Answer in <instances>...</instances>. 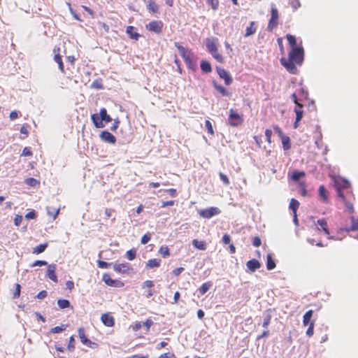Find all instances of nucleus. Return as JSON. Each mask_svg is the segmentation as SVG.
Returning <instances> with one entry per match:
<instances>
[{
	"mask_svg": "<svg viewBox=\"0 0 358 358\" xmlns=\"http://www.w3.org/2000/svg\"><path fill=\"white\" fill-rule=\"evenodd\" d=\"M304 51L302 47L291 48L288 58L282 57L280 64L292 74L297 72L296 65H301L303 62Z\"/></svg>",
	"mask_w": 358,
	"mask_h": 358,
	"instance_id": "nucleus-1",
	"label": "nucleus"
},
{
	"mask_svg": "<svg viewBox=\"0 0 358 358\" xmlns=\"http://www.w3.org/2000/svg\"><path fill=\"white\" fill-rule=\"evenodd\" d=\"M174 45L179 51L180 56L184 59L187 66L193 71H195L197 69V64L193 52L190 50L180 45L178 42H176Z\"/></svg>",
	"mask_w": 358,
	"mask_h": 358,
	"instance_id": "nucleus-2",
	"label": "nucleus"
},
{
	"mask_svg": "<svg viewBox=\"0 0 358 358\" xmlns=\"http://www.w3.org/2000/svg\"><path fill=\"white\" fill-rule=\"evenodd\" d=\"M343 196H338L345 203L346 209L351 213H354L353 201L355 199L352 187L350 186L343 191Z\"/></svg>",
	"mask_w": 358,
	"mask_h": 358,
	"instance_id": "nucleus-3",
	"label": "nucleus"
},
{
	"mask_svg": "<svg viewBox=\"0 0 358 358\" xmlns=\"http://www.w3.org/2000/svg\"><path fill=\"white\" fill-rule=\"evenodd\" d=\"M243 115L238 113L236 110L231 108L229 111L227 120L228 124L231 127H237L243 122Z\"/></svg>",
	"mask_w": 358,
	"mask_h": 358,
	"instance_id": "nucleus-4",
	"label": "nucleus"
},
{
	"mask_svg": "<svg viewBox=\"0 0 358 358\" xmlns=\"http://www.w3.org/2000/svg\"><path fill=\"white\" fill-rule=\"evenodd\" d=\"M279 23V13L276 6L274 3L271 5V17L267 25V30L269 31L275 29Z\"/></svg>",
	"mask_w": 358,
	"mask_h": 358,
	"instance_id": "nucleus-5",
	"label": "nucleus"
},
{
	"mask_svg": "<svg viewBox=\"0 0 358 358\" xmlns=\"http://www.w3.org/2000/svg\"><path fill=\"white\" fill-rule=\"evenodd\" d=\"M335 187L338 196H343V191L351 186L350 183L345 178H338L334 180Z\"/></svg>",
	"mask_w": 358,
	"mask_h": 358,
	"instance_id": "nucleus-6",
	"label": "nucleus"
},
{
	"mask_svg": "<svg viewBox=\"0 0 358 358\" xmlns=\"http://www.w3.org/2000/svg\"><path fill=\"white\" fill-rule=\"evenodd\" d=\"M164 23L161 20H152L148 24H145V28L150 32L160 34L162 32Z\"/></svg>",
	"mask_w": 358,
	"mask_h": 358,
	"instance_id": "nucleus-7",
	"label": "nucleus"
},
{
	"mask_svg": "<svg viewBox=\"0 0 358 358\" xmlns=\"http://www.w3.org/2000/svg\"><path fill=\"white\" fill-rule=\"evenodd\" d=\"M113 270L120 274H129L133 271L131 265L128 262H123L120 264H115L113 265Z\"/></svg>",
	"mask_w": 358,
	"mask_h": 358,
	"instance_id": "nucleus-8",
	"label": "nucleus"
},
{
	"mask_svg": "<svg viewBox=\"0 0 358 358\" xmlns=\"http://www.w3.org/2000/svg\"><path fill=\"white\" fill-rule=\"evenodd\" d=\"M221 213V210L217 207H210L208 208L201 210L199 212V214L201 217L210 219L212 217L219 215Z\"/></svg>",
	"mask_w": 358,
	"mask_h": 358,
	"instance_id": "nucleus-9",
	"label": "nucleus"
},
{
	"mask_svg": "<svg viewBox=\"0 0 358 358\" xmlns=\"http://www.w3.org/2000/svg\"><path fill=\"white\" fill-rule=\"evenodd\" d=\"M103 281L110 287H122L124 284L120 280H113L108 273H104L102 276Z\"/></svg>",
	"mask_w": 358,
	"mask_h": 358,
	"instance_id": "nucleus-10",
	"label": "nucleus"
},
{
	"mask_svg": "<svg viewBox=\"0 0 358 358\" xmlns=\"http://www.w3.org/2000/svg\"><path fill=\"white\" fill-rule=\"evenodd\" d=\"M216 71H217V73L219 75V76L222 79H224V83H225V84L227 85H231L232 83V82H233L232 77L229 73V72L227 71L224 69L219 67V66H217L216 67Z\"/></svg>",
	"mask_w": 358,
	"mask_h": 358,
	"instance_id": "nucleus-11",
	"label": "nucleus"
},
{
	"mask_svg": "<svg viewBox=\"0 0 358 358\" xmlns=\"http://www.w3.org/2000/svg\"><path fill=\"white\" fill-rule=\"evenodd\" d=\"M78 333L80 341L83 344L86 345L90 348H95L97 346V343L92 342L90 339L87 338L83 328H79L78 330Z\"/></svg>",
	"mask_w": 358,
	"mask_h": 358,
	"instance_id": "nucleus-12",
	"label": "nucleus"
},
{
	"mask_svg": "<svg viewBox=\"0 0 358 358\" xmlns=\"http://www.w3.org/2000/svg\"><path fill=\"white\" fill-rule=\"evenodd\" d=\"M101 321L108 327H112L115 325V318L111 313L102 314L101 316Z\"/></svg>",
	"mask_w": 358,
	"mask_h": 358,
	"instance_id": "nucleus-13",
	"label": "nucleus"
},
{
	"mask_svg": "<svg viewBox=\"0 0 358 358\" xmlns=\"http://www.w3.org/2000/svg\"><path fill=\"white\" fill-rule=\"evenodd\" d=\"M294 112L296 113V120H295V122L294 123V127L295 129H296L299 127V122L303 118V105L302 104H298V106H296L295 108H294Z\"/></svg>",
	"mask_w": 358,
	"mask_h": 358,
	"instance_id": "nucleus-14",
	"label": "nucleus"
},
{
	"mask_svg": "<svg viewBox=\"0 0 358 358\" xmlns=\"http://www.w3.org/2000/svg\"><path fill=\"white\" fill-rule=\"evenodd\" d=\"M100 138L102 141L111 144H115L116 142V138L106 130L101 131Z\"/></svg>",
	"mask_w": 358,
	"mask_h": 358,
	"instance_id": "nucleus-15",
	"label": "nucleus"
},
{
	"mask_svg": "<svg viewBox=\"0 0 358 358\" xmlns=\"http://www.w3.org/2000/svg\"><path fill=\"white\" fill-rule=\"evenodd\" d=\"M59 50H60L59 48H57V49H55V48L54 49V52H55L54 60L58 64V67H59L60 71L62 73H65L64 66V64L62 62V59L61 55H59Z\"/></svg>",
	"mask_w": 358,
	"mask_h": 358,
	"instance_id": "nucleus-16",
	"label": "nucleus"
},
{
	"mask_svg": "<svg viewBox=\"0 0 358 358\" xmlns=\"http://www.w3.org/2000/svg\"><path fill=\"white\" fill-rule=\"evenodd\" d=\"M57 266L55 264H50L47 269V276L55 282H57V276L56 275Z\"/></svg>",
	"mask_w": 358,
	"mask_h": 358,
	"instance_id": "nucleus-17",
	"label": "nucleus"
},
{
	"mask_svg": "<svg viewBox=\"0 0 358 358\" xmlns=\"http://www.w3.org/2000/svg\"><path fill=\"white\" fill-rule=\"evenodd\" d=\"M146 8L150 13L157 14L159 13V5L154 0H147Z\"/></svg>",
	"mask_w": 358,
	"mask_h": 358,
	"instance_id": "nucleus-18",
	"label": "nucleus"
},
{
	"mask_svg": "<svg viewBox=\"0 0 358 358\" xmlns=\"http://www.w3.org/2000/svg\"><path fill=\"white\" fill-rule=\"evenodd\" d=\"M246 266L249 271L255 272L261 267V264L256 259H252L247 262Z\"/></svg>",
	"mask_w": 358,
	"mask_h": 358,
	"instance_id": "nucleus-19",
	"label": "nucleus"
},
{
	"mask_svg": "<svg viewBox=\"0 0 358 358\" xmlns=\"http://www.w3.org/2000/svg\"><path fill=\"white\" fill-rule=\"evenodd\" d=\"M317 224L320 227V228L317 227L318 230H322L326 235L329 236L330 232L328 228V224L324 218L317 220Z\"/></svg>",
	"mask_w": 358,
	"mask_h": 358,
	"instance_id": "nucleus-20",
	"label": "nucleus"
},
{
	"mask_svg": "<svg viewBox=\"0 0 358 358\" xmlns=\"http://www.w3.org/2000/svg\"><path fill=\"white\" fill-rule=\"evenodd\" d=\"M213 87L223 96H228V97H229V96H231V93L229 91H228L223 86L217 84L215 82L213 83Z\"/></svg>",
	"mask_w": 358,
	"mask_h": 358,
	"instance_id": "nucleus-21",
	"label": "nucleus"
},
{
	"mask_svg": "<svg viewBox=\"0 0 358 358\" xmlns=\"http://www.w3.org/2000/svg\"><path fill=\"white\" fill-rule=\"evenodd\" d=\"M92 121L96 128H103L104 127V124L99 116L97 113H94L91 115Z\"/></svg>",
	"mask_w": 358,
	"mask_h": 358,
	"instance_id": "nucleus-22",
	"label": "nucleus"
},
{
	"mask_svg": "<svg viewBox=\"0 0 358 358\" xmlns=\"http://www.w3.org/2000/svg\"><path fill=\"white\" fill-rule=\"evenodd\" d=\"M126 32L131 39L137 41L140 37V34L136 31V28L134 26H128Z\"/></svg>",
	"mask_w": 358,
	"mask_h": 358,
	"instance_id": "nucleus-23",
	"label": "nucleus"
},
{
	"mask_svg": "<svg viewBox=\"0 0 358 358\" xmlns=\"http://www.w3.org/2000/svg\"><path fill=\"white\" fill-rule=\"evenodd\" d=\"M161 260L158 259H149L145 264V267L148 269H151L153 268H158L160 266Z\"/></svg>",
	"mask_w": 358,
	"mask_h": 358,
	"instance_id": "nucleus-24",
	"label": "nucleus"
},
{
	"mask_svg": "<svg viewBox=\"0 0 358 358\" xmlns=\"http://www.w3.org/2000/svg\"><path fill=\"white\" fill-rule=\"evenodd\" d=\"M257 31L256 22L252 21L250 22L248 27L245 29V37H248L253 35Z\"/></svg>",
	"mask_w": 358,
	"mask_h": 358,
	"instance_id": "nucleus-25",
	"label": "nucleus"
},
{
	"mask_svg": "<svg viewBox=\"0 0 358 358\" xmlns=\"http://www.w3.org/2000/svg\"><path fill=\"white\" fill-rule=\"evenodd\" d=\"M48 215L51 217L53 220H55L59 213L60 209L52 206L46 207Z\"/></svg>",
	"mask_w": 358,
	"mask_h": 358,
	"instance_id": "nucleus-26",
	"label": "nucleus"
},
{
	"mask_svg": "<svg viewBox=\"0 0 358 358\" xmlns=\"http://www.w3.org/2000/svg\"><path fill=\"white\" fill-rule=\"evenodd\" d=\"M99 116H100L102 122L104 121L106 123H108L112 121L111 117L109 115H108L107 110L105 108H102L100 109Z\"/></svg>",
	"mask_w": 358,
	"mask_h": 358,
	"instance_id": "nucleus-27",
	"label": "nucleus"
},
{
	"mask_svg": "<svg viewBox=\"0 0 358 358\" xmlns=\"http://www.w3.org/2000/svg\"><path fill=\"white\" fill-rule=\"evenodd\" d=\"M319 195L324 203L329 202L328 192L325 187L322 185L319 187Z\"/></svg>",
	"mask_w": 358,
	"mask_h": 358,
	"instance_id": "nucleus-28",
	"label": "nucleus"
},
{
	"mask_svg": "<svg viewBox=\"0 0 358 358\" xmlns=\"http://www.w3.org/2000/svg\"><path fill=\"white\" fill-rule=\"evenodd\" d=\"M313 310H309L303 315V324L304 326L309 325L310 324V322H313V321H311V317L313 316Z\"/></svg>",
	"mask_w": 358,
	"mask_h": 358,
	"instance_id": "nucleus-29",
	"label": "nucleus"
},
{
	"mask_svg": "<svg viewBox=\"0 0 358 358\" xmlns=\"http://www.w3.org/2000/svg\"><path fill=\"white\" fill-rule=\"evenodd\" d=\"M201 69L203 73H210L212 71L211 64L209 62L202 60L200 65Z\"/></svg>",
	"mask_w": 358,
	"mask_h": 358,
	"instance_id": "nucleus-30",
	"label": "nucleus"
},
{
	"mask_svg": "<svg viewBox=\"0 0 358 358\" xmlns=\"http://www.w3.org/2000/svg\"><path fill=\"white\" fill-rule=\"evenodd\" d=\"M48 243L40 244L33 248L32 252L34 254H36V255L42 253L45 250V249L48 248Z\"/></svg>",
	"mask_w": 358,
	"mask_h": 358,
	"instance_id": "nucleus-31",
	"label": "nucleus"
},
{
	"mask_svg": "<svg viewBox=\"0 0 358 358\" xmlns=\"http://www.w3.org/2000/svg\"><path fill=\"white\" fill-rule=\"evenodd\" d=\"M306 176V173L304 171H294L291 173V178L294 181H298L301 178H303Z\"/></svg>",
	"mask_w": 358,
	"mask_h": 358,
	"instance_id": "nucleus-32",
	"label": "nucleus"
},
{
	"mask_svg": "<svg viewBox=\"0 0 358 358\" xmlns=\"http://www.w3.org/2000/svg\"><path fill=\"white\" fill-rule=\"evenodd\" d=\"M352 225L350 227L345 228L346 231H358V220L354 216L351 217Z\"/></svg>",
	"mask_w": 358,
	"mask_h": 358,
	"instance_id": "nucleus-33",
	"label": "nucleus"
},
{
	"mask_svg": "<svg viewBox=\"0 0 358 358\" xmlns=\"http://www.w3.org/2000/svg\"><path fill=\"white\" fill-rule=\"evenodd\" d=\"M206 48H207L208 50L209 51V52H215V50H216V49H217V45L215 44V43L210 38L206 39Z\"/></svg>",
	"mask_w": 358,
	"mask_h": 358,
	"instance_id": "nucleus-34",
	"label": "nucleus"
},
{
	"mask_svg": "<svg viewBox=\"0 0 358 358\" xmlns=\"http://www.w3.org/2000/svg\"><path fill=\"white\" fill-rule=\"evenodd\" d=\"M193 245L201 250H205L206 249V244L203 241H198L197 239H194L192 241Z\"/></svg>",
	"mask_w": 358,
	"mask_h": 358,
	"instance_id": "nucleus-35",
	"label": "nucleus"
},
{
	"mask_svg": "<svg viewBox=\"0 0 358 358\" xmlns=\"http://www.w3.org/2000/svg\"><path fill=\"white\" fill-rule=\"evenodd\" d=\"M211 286H212L211 282L209 281V282H204L199 288V292H200L201 294L203 295V294H206L210 289Z\"/></svg>",
	"mask_w": 358,
	"mask_h": 358,
	"instance_id": "nucleus-36",
	"label": "nucleus"
},
{
	"mask_svg": "<svg viewBox=\"0 0 358 358\" xmlns=\"http://www.w3.org/2000/svg\"><path fill=\"white\" fill-rule=\"evenodd\" d=\"M275 266V263L271 255L268 254L266 256V268L270 271L273 269Z\"/></svg>",
	"mask_w": 358,
	"mask_h": 358,
	"instance_id": "nucleus-37",
	"label": "nucleus"
},
{
	"mask_svg": "<svg viewBox=\"0 0 358 358\" xmlns=\"http://www.w3.org/2000/svg\"><path fill=\"white\" fill-rule=\"evenodd\" d=\"M299 207V202L295 199H292L289 203V208L292 210L293 214H296Z\"/></svg>",
	"mask_w": 358,
	"mask_h": 358,
	"instance_id": "nucleus-38",
	"label": "nucleus"
},
{
	"mask_svg": "<svg viewBox=\"0 0 358 358\" xmlns=\"http://www.w3.org/2000/svg\"><path fill=\"white\" fill-rule=\"evenodd\" d=\"M282 140V146L285 150H287L291 148L290 139L287 136H284L280 138Z\"/></svg>",
	"mask_w": 358,
	"mask_h": 358,
	"instance_id": "nucleus-39",
	"label": "nucleus"
},
{
	"mask_svg": "<svg viewBox=\"0 0 358 358\" xmlns=\"http://www.w3.org/2000/svg\"><path fill=\"white\" fill-rule=\"evenodd\" d=\"M286 38L289 44L291 46V48H299V46L296 45V40L294 36L291 34H287Z\"/></svg>",
	"mask_w": 358,
	"mask_h": 358,
	"instance_id": "nucleus-40",
	"label": "nucleus"
},
{
	"mask_svg": "<svg viewBox=\"0 0 358 358\" xmlns=\"http://www.w3.org/2000/svg\"><path fill=\"white\" fill-rule=\"evenodd\" d=\"M159 253L164 257H167L170 255V250H169V248L166 246V245H163V246H161L159 250Z\"/></svg>",
	"mask_w": 358,
	"mask_h": 358,
	"instance_id": "nucleus-41",
	"label": "nucleus"
},
{
	"mask_svg": "<svg viewBox=\"0 0 358 358\" xmlns=\"http://www.w3.org/2000/svg\"><path fill=\"white\" fill-rule=\"evenodd\" d=\"M25 183L31 187H36L40 185V181L34 178H28L25 180Z\"/></svg>",
	"mask_w": 358,
	"mask_h": 358,
	"instance_id": "nucleus-42",
	"label": "nucleus"
},
{
	"mask_svg": "<svg viewBox=\"0 0 358 358\" xmlns=\"http://www.w3.org/2000/svg\"><path fill=\"white\" fill-rule=\"evenodd\" d=\"M91 87L96 90H100L103 88L102 80L101 78L94 80L92 84Z\"/></svg>",
	"mask_w": 358,
	"mask_h": 358,
	"instance_id": "nucleus-43",
	"label": "nucleus"
},
{
	"mask_svg": "<svg viewBox=\"0 0 358 358\" xmlns=\"http://www.w3.org/2000/svg\"><path fill=\"white\" fill-rule=\"evenodd\" d=\"M57 305L61 309H64L70 306V302L66 299H60L57 301Z\"/></svg>",
	"mask_w": 358,
	"mask_h": 358,
	"instance_id": "nucleus-44",
	"label": "nucleus"
},
{
	"mask_svg": "<svg viewBox=\"0 0 358 358\" xmlns=\"http://www.w3.org/2000/svg\"><path fill=\"white\" fill-rule=\"evenodd\" d=\"M136 250L132 248L126 252V257L129 260H133L136 258Z\"/></svg>",
	"mask_w": 358,
	"mask_h": 358,
	"instance_id": "nucleus-45",
	"label": "nucleus"
},
{
	"mask_svg": "<svg viewBox=\"0 0 358 358\" xmlns=\"http://www.w3.org/2000/svg\"><path fill=\"white\" fill-rule=\"evenodd\" d=\"M212 56L219 62L220 63H222L224 62V58L222 56L221 54H220L218 52V50L216 49V50H215V52H210Z\"/></svg>",
	"mask_w": 358,
	"mask_h": 358,
	"instance_id": "nucleus-46",
	"label": "nucleus"
},
{
	"mask_svg": "<svg viewBox=\"0 0 358 358\" xmlns=\"http://www.w3.org/2000/svg\"><path fill=\"white\" fill-rule=\"evenodd\" d=\"M66 325L62 324L61 326H57L50 329V332L52 334H58L66 329Z\"/></svg>",
	"mask_w": 358,
	"mask_h": 358,
	"instance_id": "nucleus-47",
	"label": "nucleus"
},
{
	"mask_svg": "<svg viewBox=\"0 0 358 358\" xmlns=\"http://www.w3.org/2000/svg\"><path fill=\"white\" fill-rule=\"evenodd\" d=\"M67 349L70 352H73L75 350V339L73 336H71L69 338V343L67 345Z\"/></svg>",
	"mask_w": 358,
	"mask_h": 358,
	"instance_id": "nucleus-48",
	"label": "nucleus"
},
{
	"mask_svg": "<svg viewBox=\"0 0 358 358\" xmlns=\"http://www.w3.org/2000/svg\"><path fill=\"white\" fill-rule=\"evenodd\" d=\"M207 3L211 6L212 9L214 10H217L219 7V1L218 0H207Z\"/></svg>",
	"mask_w": 358,
	"mask_h": 358,
	"instance_id": "nucleus-49",
	"label": "nucleus"
},
{
	"mask_svg": "<svg viewBox=\"0 0 358 358\" xmlns=\"http://www.w3.org/2000/svg\"><path fill=\"white\" fill-rule=\"evenodd\" d=\"M205 126L208 130V132L212 136L214 135V130L213 128L212 123L210 122V120H207L205 121Z\"/></svg>",
	"mask_w": 358,
	"mask_h": 358,
	"instance_id": "nucleus-50",
	"label": "nucleus"
},
{
	"mask_svg": "<svg viewBox=\"0 0 358 358\" xmlns=\"http://www.w3.org/2000/svg\"><path fill=\"white\" fill-rule=\"evenodd\" d=\"M314 326H315V322H310V324L308 325V328L306 331V335L308 336V337H311L313 334H314Z\"/></svg>",
	"mask_w": 358,
	"mask_h": 358,
	"instance_id": "nucleus-51",
	"label": "nucleus"
},
{
	"mask_svg": "<svg viewBox=\"0 0 358 358\" xmlns=\"http://www.w3.org/2000/svg\"><path fill=\"white\" fill-rule=\"evenodd\" d=\"M48 262L44 260H36L31 264V267L46 266Z\"/></svg>",
	"mask_w": 358,
	"mask_h": 358,
	"instance_id": "nucleus-52",
	"label": "nucleus"
},
{
	"mask_svg": "<svg viewBox=\"0 0 358 358\" xmlns=\"http://www.w3.org/2000/svg\"><path fill=\"white\" fill-rule=\"evenodd\" d=\"M20 290H21V286L20 284L17 283L15 285V290L13 292V298L17 299L20 296Z\"/></svg>",
	"mask_w": 358,
	"mask_h": 358,
	"instance_id": "nucleus-53",
	"label": "nucleus"
},
{
	"mask_svg": "<svg viewBox=\"0 0 358 358\" xmlns=\"http://www.w3.org/2000/svg\"><path fill=\"white\" fill-rule=\"evenodd\" d=\"M151 238V235L150 234L148 233V234H144L142 238H141V243L143 245L148 243L150 240Z\"/></svg>",
	"mask_w": 358,
	"mask_h": 358,
	"instance_id": "nucleus-54",
	"label": "nucleus"
},
{
	"mask_svg": "<svg viewBox=\"0 0 358 358\" xmlns=\"http://www.w3.org/2000/svg\"><path fill=\"white\" fill-rule=\"evenodd\" d=\"M219 176H220V178L221 179V180L223 182V183L225 185H229V180L228 178V177L224 174L223 173H219Z\"/></svg>",
	"mask_w": 358,
	"mask_h": 358,
	"instance_id": "nucleus-55",
	"label": "nucleus"
},
{
	"mask_svg": "<svg viewBox=\"0 0 358 358\" xmlns=\"http://www.w3.org/2000/svg\"><path fill=\"white\" fill-rule=\"evenodd\" d=\"M97 265L101 268H107L110 265V263L102 260H99L97 262Z\"/></svg>",
	"mask_w": 358,
	"mask_h": 358,
	"instance_id": "nucleus-56",
	"label": "nucleus"
},
{
	"mask_svg": "<svg viewBox=\"0 0 358 358\" xmlns=\"http://www.w3.org/2000/svg\"><path fill=\"white\" fill-rule=\"evenodd\" d=\"M271 315H266L264 319L262 327L264 328H267V327L269 325V324L271 322Z\"/></svg>",
	"mask_w": 358,
	"mask_h": 358,
	"instance_id": "nucleus-57",
	"label": "nucleus"
},
{
	"mask_svg": "<svg viewBox=\"0 0 358 358\" xmlns=\"http://www.w3.org/2000/svg\"><path fill=\"white\" fill-rule=\"evenodd\" d=\"M262 244L261 239L259 236H255L252 238V245L255 247H259Z\"/></svg>",
	"mask_w": 358,
	"mask_h": 358,
	"instance_id": "nucleus-58",
	"label": "nucleus"
},
{
	"mask_svg": "<svg viewBox=\"0 0 358 358\" xmlns=\"http://www.w3.org/2000/svg\"><path fill=\"white\" fill-rule=\"evenodd\" d=\"M289 4L294 10L297 9L301 6L299 0H290Z\"/></svg>",
	"mask_w": 358,
	"mask_h": 358,
	"instance_id": "nucleus-59",
	"label": "nucleus"
},
{
	"mask_svg": "<svg viewBox=\"0 0 358 358\" xmlns=\"http://www.w3.org/2000/svg\"><path fill=\"white\" fill-rule=\"evenodd\" d=\"M22 221V216L20 215H15L14 218V224L15 226L19 227Z\"/></svg>",
	"mask_w": 358,
	"mask_h": 358,
	"instance_id": "nucleus-60",
	"label": "nucleus"
},
{
	"mask_svg": "<svg viewBox=\"0 0 358 358\" xmlns=\"http://www.w3.org/2000/svg\"><path fill=\"white\" fill-rule=\"evenodd\" d=\"M265 136H266V141L268 143H271V142L272 131L271 129H266V131H265Z\"/></svg>",
	"mask_w": 358,
	"mask_h": 358,
	"instance_id": "nucleus-61",
	"label": "nucleus"
},
{
	"mask_svg": "<svg viewBox=\"0 0 358 358\" xmlns=\"http://www.w3.org/2000/svg\"><path fill=\"white\" fill-rule=\"evenodd\" d=\"M158 358H176V357L173 353L166 352L159 355Z\"/></svg>",
	"mask_w": 358,
	"mask_h": 358,
	"instance_id": "nucleus-62",
	"label": "nucleus"
},
{
	"mask_svg": "<svg viewBox=\"0 0 358 358\" xmlns=\"http://www.w3.org/2000/svg\"><path fill=\"white\" fill-rule=\"evenodd\" d=\"M153 324V322L151 319H147L146 321L143 323V325L145 327L146 331L150 330V327Z\"/></svg>",
	"mask_w": 358,
	"mask_h": 358,
	"instance_id": "nucleus-63",
	"label": "nucleus"
},
{
	"mask_svg": "<svg viewBox=\"0 0 358 358\" xmlns=\"http://www.w3.org/2000/svg\"><path fill=\"white\" fill-rule=\"evenodd\" d=\"M273 130L275 133H277L278 134V136L282 138V136H285L282 131V130L281 129V128H280L278 126L275 125V126H273Z\"/></svg>",
	"mask_w": 358,
	"mask_h": 358,
	"instance_id": "nucleus-64",
	"label": "nucleus"
}]
</instances>
